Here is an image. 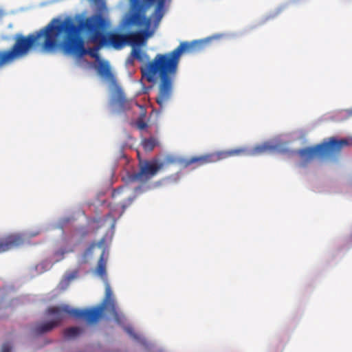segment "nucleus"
<instances>
[{"mask_svg":"<svg viewBox=\"0 0 352 352\" xmlns=\"http://www.w3.org/2000/svg\"><path fill=\"white\" fill-rule=\"evenodd\" d=\"M166 0H133V60L143 63L142 76L148 82L158 79L155 101L160 108L170 101L179 64L184 54L195 53L206 45L204 41H183L173 50L149 57L142 47L152 38L163 18Z\"/></svg>","mask_w":352,"mask_h":352,"instance_id":"nucleus-1","label":"nucleus"},{"mask_svg":"<svg viewBox=\"0 0 352 352\" xmlns=\"http://www.w3.org/2000/svg\"><path fill=\"white\" fill-rule=\"evenodd\" d=\"M110 28V19L101 12L80 18L77 25L70 19H53L38 31L26 36L16 34L12 47L0 50V68L25 57L33 47H41L44 52H52L58 47L62 38L66 53L83 56L87 51L80 35L88 42L100 43Z\"/></svg>","mask_w":352,"mask_h":352,"instance_id":"nucleus-2","label":"nucleus"},{"mask_svg":"<svg viewBox=\"0 0 352 352\" xmlns=\"http://www.w3.org/2000/svg\"><path fill=\"white\" fill-rule=\"evenodd\" d=\"M106 309H47V316L50 320L45 322L36 324L32 329L35 336L46 333L56 327L66 318L67 315L72 316L76 318L82 319L89 324L96 322L100 315Z\"/></svg>","mask_w":352,"mask_h":352,"instance_id":"nucleus-3","label":"nucleus"},{"mask_svg":"<svg viewBox=\"0 0 352 352\" xmlns=\"http://www.w3.org/2000/svg\"><path fill=\"white\" fill-rule=\"evenodd\" d=\"M351 144V140H338L331 137L321 144L300 149L298 153L301 159L300 165L305 166L316 157L320 159L336 158L340 155L343 148Z\"/></svg>","mask_w":352,"mask_h":352,"instance_id":"nucleus-4","label":"nucleus"},{"mask_svg":"<svg viewBox=\"0 0 352 352\" xmlns=\"http://www.w3.org/2000/svg\"><path fill=\"white\" fill-rule=\"evenodd\" d=\"M98 74L109 82L110 101L113 107H116L119 111H125L131 109V101L126 98L125 94L118 83L111 70L108 62L102 61L97 68Z\"/></svg>","mask_w":352,"mask_h":352,"instance_id":"nucleus-5","label":"nucleus"},{"mask_svg":"<svg viewBox=\"0 0 352 352\" xmlns=\"http://www.w3.org/2000/svg\"><path fill=\"white\" fill-rule=\"evenodd\" d=\"M137 157L139 161V170L136 173H133V182H140L143 184L133 187V193L135 195L145 191L148 188L146 183L155 177L164 167V163H160L156 159L152 160L141 159L138 151H137Z\"/></svg>","mask_w":352,"mask_h":352,"instance_id":"nucleus-6","label":"nucleus"},{"mask_svg":"<svg viewBox=\"0 0 352 352\" xmlns=\"http://www.w3.org/2000/svg\"><path fill=\"white\" fill-rule=\"evenodd\" d=\"M243 151L241 150L219 151L199 156H193L188 159H185L182 161V164L185 167L195 165L194 168H197L208 164L214 163L218 161L233 157V155L240 154Z\"/></svg>","mask_w":352,"mask_h":352,"instance_id":"nucleus-7","label":"nucleus"},{"mask_svg":"<svg viewBox=\"0 0 352 352\" xmlns=\"http://www.w3.org/2000/svg\"><path fill=\"white\" fill-rule=\"evenodd\" d=\"M104 249L100 254L98 262L96 272L98 276L103 280L105 285V294L102 302L99 305L92 306L90 308H116L117 302L111 287L107 280L106 265L107 261L104 259Z\"/></svg>","mask_w":352,"mask_h":352,"instance_id":"nucleus-8","label":"nucleus"},{"mask_svg":"<svg viewBox=\"0 0 352 352\" xmlns=\"http://www.w3.org/2000/svg\"><path fill=\"white\" fill-rule=\"evenodd\" d=\"M100 44V46L112 47L116 50H120L126 45L132 46V31L126 34L107 31Z\"/></svg>","mask_w":352,"mask_h":352,"instance_id":"nucleus-9","label":"nucleus"},{"mask_svg":"<svg viewBox=\"0 0 352 352\" xmlns=\"http://www.w3.org/2000/svg\"><path fill=\"white\" fill-rule=\"evenodd\" d=\"M276 149V146L270 144L268 142H265L262 144L256 145L250 150L245 148H234L233 150H241L243 152L240 154L233 155V156H241V155H258L267 153H270Z\"/></svg>","mask_w":352,"mask_h":352,"instance_id":"nucleus-10","label":"nucleus"},{"mask_svg":"<svg viewBox=\"0 0 352 352\" xmlns=\"http://www.w3.org/2000/svg\"><path fill=\"white\" fill-rule=\"evenodd\" d=\"M133 341L141 346L145 352H163L162 349L157 347L155 343L148 341L143 335L134 331Z\"/></svg>","mask_w":352,"mask_h":352,"instance_id":"nucleus-11","label":"nucleus"},{"mask_svg":"<svg viewBox=\"0 0 352 352\" xmlns=\"http://www.w3.org/2000/svg\"><path fill=\"white\" fill-rule=\"evenodd\" d=\"M23 242V239L19 235H10L5 239H1L0 253L19 246Z\"/></svg>","mask_w":352,"mask_h":352,"instance_id":"nucleus-12","label":"nucleus"},{"mask_svg":"<svg viewBox=\"0 0 352 352\" xmlns=\"http://www.w3.org/2000/svg\"><path fill=\"white\" fill-rule=\"evenodd\" d=\"M79 276V270L76 269L74 270H68L63 275L62 279L60 280L58 287L62 289H66L73 282L76 280Z\"/></svg>","mask_w":352,"mask_h":352,"instance_id":"nucleus-13","label":"nucleus"},{"mask_svg":"<svg viewBox=\"0 0 352 352\" xmlns=\"http://www.w3.org/2000/svg\"><path fill=\"white\" fill-rule=\"evenodd\" d=\"M133 104H135L140 109V116L135 122V125L140 131H146L148 127V119L146 117V110L143 105H140L133 102Z\"/></svg>","mask_w":352,"mask_h":352,"instance_id":"nucleus-14","label":"nucleus"},{"mask_svg":"<svg viewBox=\"0 0 352 352\" xmlns=\"http://www.w3.org/2000/svg\"><path fill=\"white\" fill-rule=\"evenodd\" d=\"M141 144L145 151L150 152L152 151L155 146L159 145V142L157 138L150 137L148 138H144Z\"/></svg>","mask_w":352,"mask_h":352,"instance_id":"nucleus-15","label":"nucleus"},{"mask_svg":"<svg viewBox=\"0 0 352 352\" xmlns=\"http://www.w3.org/2000/svg\"><path fill=\"white\" fill-rule=\"evenodd\" d=\"M83 332V329L79 327H72L65 329L64 335L67 339H74Z\"/></svg>","mask_w":352,"mask_h":352,"instance_id":"nucleus-16","label":"nucleus"},{"mask_svg":"<svg viewBox=\"0 0 352 352\" xmlns=\"http://www.w3.org/2000/svg\"><path fill=\"white\" fill-rule=\"evenodd\" d=\"M129 7L121 23L122 28L131 27L132 25V0H129Z\"/></svg>","mask_w":352,"mask_h":352,"instance_id":"nucleus-17","label":"nucleus"},{"mask_svg":"<svg viewBox=\"0 0 352 352\" xmlns=\"http://www.w3.org/2000/svg\"><path fill=\"white\" fill-rule=\"evenodd\" d=\"M53 265V261H43L36 265V270L38 273L41 274L50 270Z\"/></svg>","mask_w":352,"mask_h":352,"instance_id":"nucleus-18","label":"nucleus"},{"mask_svg":"<svg viewBox=\"0 0 352 352\" xmlns=\"http://www.w3.org/2000/svg\"><path fill=\"white\" fill-rule=\"evenodd\" d=\"M92 43L94 44V46L93 47L89 48L88 50H86L87 52L85 54H88L92 58H98V50L104 46H100L99 43Z\"/></svg>","mask_w":352,"mask_h":352,"instance_id":"nucleus-19","label":"nucleus"},{"mask_svg":"<svg viewBox=\"0 0 352 352\" xmlns=\"http://www.w3.org/2000/svg\"><path fill=\"white\" fill-rule=\"evenodd\" d=\"M65 254V251L63 249H60V250H58L57 251H56L54 254H53V256H54V260H53V263L54 264L57 263V262H59L61 260H63L64 258V255Z\"/></svg>","mask_w":352,"mask_h":352,"instance_id":"nucleus-20","label":"nucleus"},{"mask_svg":"<svg viewBox=\"0 0 352 352\" xmlns=\"http://www.w3.org/2000/svg\"><path fill=\"white\" fill-rule=\"evenodd\" d=\"M102 248V245L100 243H92L91 244L87 249L84 252V254H83V257L85 258H86L87 256H90L94 250L96 248Z\"/></svg>","mask_w":352,"mask_h":352,"instance_id":"nucleus-21","label":"nucleus"},{"mask_svg":"<svg viewBox=\"0 0 352 352\" xmlns=\"http://www.w3.org/2000/svg\"><path fill=\"white\" fill-rule=\"evenodd\" d=\"M176 162H177V160L175 157L171 156V155H168L165 157L164 162H160V163H164V165L175 164Z\"/></svg>","mask_w":352,"mask_h":352,"instance_id":"nucleus-22","label":"nucleus"},{"mask_svg":"<svg viewBox=\"0 0 352 352\" xmlns=\"http://www.w3.org/2000/svg\"><path fill=\"white\" fill-rule=\"evenodd\" d=\"M12 346L10 342L4 343L1 346V352H11Z\"/></svg>","mask_w":352,"mask_h":352,"instance_id":"nucleus-23","label":"nucleus"},{"mask_svg":"<svg viewBox=\"0 0 352 352\" xmlns=\"http://www.w3.org/2000/svg\"><path fill=\"white\" fill-rule=\"evenodd\" d=\"M89 2L94 3L95 5H100L102 3V0H88Z\"/></svg>","mask_w":352,"mask_h":352,"instance_id":"nucleus-24","label":"nucleus"},{"mask_svg":"<svg viewBox=\"0 0 352 352\" xmlns=\"http://www.w3.org/2000/svg\"><path fill=\"white\" fill-rule=\"evenodd\" d=\"M126 63L129 65H132V52L130 53L127 60Z\"/></svg>","mask_w":352,"mask_h":352,"instance_id":"nucleus-25","label":"nucleus"},{"mask_svg":"<svg viewBox=\"0 0 352 352\" xmlns=\"http://www.w3.org/2000/svg\"><path fill=\"white\" fill-rule=\"evenodd\" d=\"M125 330L129 335L132 336V328L131 327H126V328H125Z\"/></svg>","mask_w":352,"mask_h":352,"instance_id":"nucleus-26","label":"nucleus"},{"mask_svg":"<svg viewBox=\"0 0 352 352\" xmlns=\"http://www.w3.org/2000/svg\"><path fill=\"white\" fill-rule=\"evenodd\" d=\"M52 308H65V309H67V308H69V307L68 305H63V306H60V307H53Z\"/></svg>","mask_w":352,"mask_h":352,"instance_id":"nucleus-27","label":"nucleus"}]
</instances>
